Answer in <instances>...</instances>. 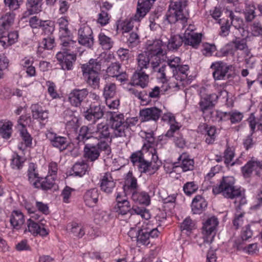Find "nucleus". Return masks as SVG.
Returning <instances> with one entry per match:
<instances>
[{
    "mask_svg": "<svg viewBox=\"0 0 262 262\" xmlns=\"http://www.w3.org/2000/svg\"><path fill=\"white\" fill-rule=\"evenodd\" d=\"M145 142L141 150L133 152L130 161L134 165H137L141 173L149 172L153 174L162 165L157 149L154 147L155 138L153 132L145 133Z\"/></svg>",
    "mask_w": 262,
    "mask_h": 262,
    "instance_id": "obj_1",
    "label": "nucleus"
},
{
    "mask_svg": "<svg viewBox=\"0 0 262 262\" xmlns=\"http://www.w3.org/2000/svg\"><path fill=\"white\" fill-rule=\"evenodd\" d=\"M129 124L125 121L123 114L111 113L109 124L100 123L97 124L95 132L96 138L99 142H111L115 137L126 136V131L129 128Z\"/></svg>",
    "mask_w": 262,
    "mask_h": 262,
    "instance_id": "obj_2",
    "label": "nucleus"
},
{
    "mask_svg": "<svg viewBox=\"0 0 262 262\" xmlns=\"http://www.w3.org/2000/svg\"><path fill=\"white\" fill-rule=\"evenodd\" d=\"M77 47L76 41L73 45L62 46L61 51L58 52L56 57L61 69L64 71L72 70L77 59Z\"/></svg>",
    "mask_w": 262,
    "mask_h": 262,
    "instance_id": "obj_3",
    "label": "nucleus"
},
{
    "mask_svg": "<svg viewBox=\"0 0 262 262\" xmlns=\"http://www.w3.org/2000/svg\"><path fill=\"white\" fill-rule=\"evenodd\" d=\"M235 179L233 177H223L220 184L212 188V193L217 195L222 193L226 198L233 199L241 196L242 191L234 186Z\"/></svg>",
    "mask_w": 262,
    "mask_h": 262,
    "instance_id": "obj_4",
    "label": "nucleus"
},
{
    "mask_svg": "<svg viewBox=\"0 0 262 262\" xmlns=\"http://www.w3.org/2000/svg\"><path fill=\"white\" fill-rule=\"evenodd\" d=\"M187 3L188 0H177L170 2L165 15V20L168 24H174L179 20L183 23L187 21L188 14L184 11L187 6Z\"/></svg>",
    "mask_w": 262,
    "mask_h": 262,
    "instance_id": "obj_5",
    "label": "nucleus"
},
{
    "mask_svg": "<svg viewBox=\"0 0 262 262\" xmlns=\"http://www.w3.org/2000/svg\"><path fill=\"white\" fill-rule=\"evenodd\" d=\"M101 151H104L106 156L110 157L112 150L108 143L104 141L96 144L88 143L83 148V157L88 161L94 162L99 158Z\"/></svg>",
    "mask_w": 262,
    "mask_h": 262,
    "instance_id": "obj_6",
    "label": "nucleus"
},
{
    "mask_svg": "<svg viewBox=\"0 0 262 262\" xmlns=\"http://www.w3.org/2000/svg\"><path fill=\"white\" fill-rule=\"evenodd\" d=\"M163 41L158 39L154 41L148 40L146 43L145 53L155 60H151V67L156 70L161 63V58L163 57L166 52L162 49Z\"/></svg>",
    "mask_w": 262,
    "mask_h": 262,
    "instance_id": "obj_7",
    "label": "nucleus"
},
{
    "mask_svg": "<svg viewBox=\"0 0 262 262\" xmlns=\"http://www.w3.org/2000/svg\"><path fill=\"white\" fill-rule=\"evenodd\" d=\"M57 23L59 26V38L61 46H67L70 44L73 45L76 41L73 39V36L69 29V22L67 17H61L57 19Z\"/></svg>",
    "mask_w": 262,
    "mask_h": 262,
    "instance_id": "obj_8",
    "label": "nucleus"
},
{
    "mask_svg": "<svg viewBox=\"0 0 262 262\" xmlns=\"http://www.w3.org/2000/svg\"><path fill=\"white\" fill-rule=\"evenodd\" d=\"M218 225V219L214 216L208 218L203 222L202 233L205 243L210 244L212 242L216 234Z\"/></svg>",
    "mask_w": 262,
    "mask_h": 262,
    "instance_id": "obj_9",
    "label": "nucleus"
},
{
    "mask_svg": "<svg viewBox=\"0 0 262 262\" xmlns=\"http://www.w3.org/2000/svg\"><path fill=\"white\" fill-rule=\"evenodd\" d=\"M115 205L114 207L115 212L118 217L129 214L131 205L128 200L127 195L117 191L115 194Z\"/></svg>",
    "mask_w": 262,
    "mask_h": 262,
    "instance_id": "obj_10",
    "label": "nucleus"
},
{
    "mask_svg": "<svg viewBox=\"0 0 262 262\" xmlns=\"http://www.w3.org/2000/svg\"><path fill=\"white\" fill-rule=\"evenodd\" d=\"M159 233L157 228H150L142 226L136 233L137 242L142 245L148 246L150 244V239L158 237Z\"/></svg>",
    "mask_w": 262,
    "mask_h": 262,
    "instance_id": "obj_11",
    "label": "nucleus"
},
{
    "mask_svg": "<svg viewBox=\"0 0 262 262\" xmlns=\"http://www.w3.org/2000/svg\"><path fill=\"white\" fill-rule=\"evenodd\" d=\"M228 94V92L223 90L220 91L219 95L212 93L202 97L199 103L201 111L204 113L206 111L212 108L217 102L219 96H223L224 98L227 97Z\"/></svg>",
    "mask_w": 262,
    "mask_h": 262,
    "instance_id": "obj_12",
    "label": "nucleus"
},
{
    "mask_svg": "<svg viewBox=\"0 0 262 262\" xmlns=\"http://www.w3.org/2000/svg\"><path fill=\"white\" fill-rule=\"evenodd\" d=\"M78 43L84 47L91 49L94 39L92 29L87 25H82L78 30Z\"/></svg>",
    "mask_w": 262,
    "mask_h": 262,
    "instance_id": "obj_13",
    "label": "nucleus"
},
{
    "mask_svg": "<svg viewBox=\"0 0 262 262\" xmlns=\"http://www.w3.org/2000/svg\"><path fill=\"white\" fill-rule=\"evenodd\" d=\"M261 171L262 160H258L254 157L241 167V172L245 178L250 177L253 171H255L256 176H259Z\"/></svg>",
    "mask_w": 262,
    "mask_h": 262,
    "instance_id": "obj_14",
    "label": "nucleus"
},
{
    "mask_svg": "<svg viewBox=\"0 0 262 262\" xmlns=\"http://www.w3.org/2000/svg\"><path fill=\"white\" fill-rule=\"evenodd\" d=\"M104 107L100 104H95L92 103L89 107L83 111L84 118L89 121L95 123L97 120L102 118L104 114Z\"/></svg>",
    "mask_w": 262,
    "mask_h": 262,
    "instance_id": "obj_15",
    "label": "nucleus"
},
{
    "mask_svg": "<svg viewBox=\"0 0 262 262\" xmlns=\"http://www.w3.org/2000/svg\"><path fill=\"white\" fill-rule=\"evenodd\" d=\"M89 92L87 89L75 88L68 95V100L71 106L80 107L84 100L88 96Z\"/></svg>",
    "mask_w": 262,
    "mask_h": 262,
    "instance_id": "obj_16",
    "label": "nucleus"
},
{
    "mask_svg": "<svg viewBox=\"0 0 262 262\" xmlns=\"http://www.w3.org/2000/svg\"><path fill=\"white\" fill-rule=\"evenodd\" d=\"M198 132L204 135L205 141L208 145L214 143L217 136V129L215 126L208 125L206 123L200 124L198 127Z\"/></svg>",
    "mask_w": 262,
    "mask_h": 262,
    "instance_id": "obj_17",
    "label": "nucleus"
},
{
    "mask_svg": "<svg viewBox=\"0 0 262 262\" xmlns=\"http://www.w3.org/2000/svg\"><path fill=\"white\" fill-rule=\"evenodd\" d=\"M162 111L155 106L145 108L140 111L141 122L157 121L161 116Z\"/></svg>",
    "mask_w": 262,
    "mask_h": 262,
    "instance_id": "obj_18",
    "label": "nucleus"
},
{
    "mask_svg": "<svg viewBox=\"0 0 262 262\" xmlns=\"http://www.w3.org/2000/svg\"><path fill=\"white\" fill-rule=\"evenodd\" d=\"M138 188L137 179L134 176L133 171L129 170L124 177V184L122 187L123 190L119 192L130 195L131 193L138 190Z\"/></svg>",
    "mask_w": 262,
    "mask_h": 262,
    "instance_id": "obj_19",
    "label": "nucleus"
},
{
    "mask_svg": "<svg viewBox=\"0 0 262 262\" xmlns=\"http://www.w3.org/2000/svg\"><path fill=\"white\" fill-rule=\"evenodd\" d=\"M47 138L50 141L52 146L58 148L60 151L66 150L69 145V141L67 137L59 136L52 132L48 131Z\"/></svg>",
    "mask_w": 262,
    "mask_h": 262,
    "instance_id": "obj_20",
    "label": "nucleus"
},
{
    "mask_svg": "<svg viewBox=\"0 0 262 262\" xmlns=\"http://www.w3.org/2000/svg\"><path fill=\"white\" fill-rule=\"evenodd\" d=\"M30 109L33 119L45 125L48 121L49 111L44 110L42 106L38 103L32 104Z\"/></svg>",
    "mask_w": 262,
    "mask_h": 262,
    "instance_id": "obj_21",
    "label": "nucleus"
},
{
    "mask_svg": "<svg viewBox=\"0 0 262 262\" xmlns=\"http://www.w3.org/2000/svg\"><path fill=\"white\" fill-rule=\"evenodd\" d=\"M210 68L213 70L212 76L215 80H222L226 79L230 66L222 61L213 62Z\"/></svg>",
    "mask_w": 262,
    "mask_h": 262,
    "instance_id": "obj_22",
    "label": "nucleus"
},
{
    "mask_svg": "<svg viewBox=\"0 0 262 262\" xmlns=\"http://www.w3.org/2000/svg\"><path fill=\"white\" fill-rule=\"evenodd\" d=\"M184 44L197 49L201 42L202 34L193 30H187L183 34Z\"/></svg>",
    "mask_w": 262,
    "mask_h": 262,
    "instance_id": "obj_23",
    "label": "nucleus"
},
{
    "mask_svg": "<svg viewBox=\"0 0 262 262\" xmlns=\"http://www.w3.org/2000/svg\"><path fill=\"white\" fill-rule=\"evenodd\" d=\"M148 83L149 75L145 73V71L136 70L131 77L130 84L144 89L148 86Z\"/></svg>",
    "mask_w": 262,
    "mask_h": 262,
    "instance_id": "obj_24",
    "label": "nucleus"
},
{
    "mask_svg": "<svg viewBox=\"0 0 262 262\" xmlns=\"http://www.w3.org/2000/svg\"><path fill=\"white\" fill-rule=\"evenodd\" d=\"M27 227L24 230V233L27 232L31 233L34 236L39 235L41 236H46L49 234V231L44 227H41L39 224L31 219H29L27 221Z\"/></svg>",
    "mask_w": 262,
    "mask_h": 262,
    "instance_id": "obj_25",
    "label": "nucleus"
},
{
    "mask_svg": "<svg viewBox=\"0 0 262 262\" xmlns=\"http://www.w3.org/2000/svg\"><path fill=\"white\" fill-rule=\"evenodd\" d=\"M154 3L150 0H138L134 19L135 21H140L142 19L149 11Z\"/></svg>",
    "mask_w": 262,
    "mask_h": 262,
    "instance_id": "obj_26",
    "label": "nucleus"
},
{
    "mask_svg": "<svg viewBox=\"0 0 262 262\" xmlns=\"http://www.w3.org/2000/svg\"><path fill=\"white\" fill-rule=\"evenodd\" d=\"M194 162L193 159L186 153H183L178 158V161L174 162L175 167H180L183 172L192 170L194 169Z\"/></svg>",
    "mask_w": 262,
    "mask_h": 262,
    "instance_id": "obj_27",
    "label": "nucleus"
},
{
    "mask_svg": "<svg viewBox=\"0 0 262 262\" xmlns=\"http://www.w3.org/2000/svg\"><path fill=\"white\" fill-rule=\"evenodd\" d=\"M43 0H27L26 2V10L24 12V16L28 17L31 15L37 14L42 11Z\"/></svg>",
    "mask_w": 262,
    "mask_h": 262,
    "instance_id": "obj_28",
    "label": "nucleus"
},
{
    "mask_svg": "<svg viewBox=\"0 0 262 262\" xmlns=\"http://www.w3.org/2000/svg\"><path fill=\"white\" fill-rule=\"evenodd\" d=\"M207 202L201 195H196L191 203V211L193 214H200L205 211L207 206Z\"/></svg>",
    "mask_w": 262,
    "mask_h": 262,
    "instance_id": "obj_29",
    "label": "nucleus"
},
{
    "mask_svg": "<svg viewBox=\"0 0 262 262\" xmlns=\"http://www.w3.org/2000/svg\"><path fill=\"white\" fill-rule=\"evenodd\" d=\"M99 196V190L97 188H92L88 190L84 193L83 198L86 206L89 207H94L98 202Z\"/></svg>",
    "mask_w": 262,
    "mask_h": 262,
    "instance_id": "obj_30",
    "label": "nucleus"
},
{
    "mask_svg": "<svg viewBox=\"0 0 262 262\" xmlns=\"http://www.w3.org/2000/svg\"><path fill=\"white\" fill-rule=\"evenodd\" d=\"M83 76L86 83L93 89H99L100 87L99 72H84Z\"/></svg>",
    "mask_w": 262,
    "mask_h": 262,
    "instance_id": "obj_31",
    "label": "nucleus"
},
{
    "mask_svg": "<svg viewBox=\"0 0 262 262\" xmlns=\"http://www.w3.org/2000/svg\"><path fill=\"white\" fill-rule=\"evenodd\" d=\"M100 187L101 190L106 193L110 194L113 192L116 183L114 181L111 174L105 173L100 180Z\"/></svg>",
    "mask_w": 262,
    "mask_h": 262,
    "instance_id": "obj_32",
    "label": "nucleus"
},
{
    "mask_svg": "<svg viewBox=\"0 0 262 262\" xmlns=\"http://www.w3.org/2000/svg\"><path fill=\"white\" fill-rule=\"evenodd\" d=\"M10 222L13 228L19 230L25 222V216L19 210H13L10 216Z\"/></svg>",
    "mask_w": 262,
    "mask_h": 262,
    "instance_id": "obj_33",
    "label": "nucleus"
},
{
    "mask_svg": "<svg viewBox=\"0 0 262 262\" xmlns=\"http://www.w3.org/2000/svg\"><path fill=\"white\" fill-rule=\"evenodd\" d=\"M132 200L135 203L147 206L150 204V199L148 193L145 191H139L138 190L130 193Z\"/></svg>",
    "mask_w": 262,
    "mask_h": 262,
    "instance_id": "obj_34",
    "label": "nucleus"
},
{
    "mask_svg": "<svg viewBox=\"0 0 262 262\" xmlns=\"http://www.w3.org/2000/svg\"><path fill=\"white\" fill-rule=\"evenodd\" d=\"M27 176L30 184L34 188L38 187V183L40 181L41 178L39 177V174L36 170V167L35 164L31 163L29 164V168L27 170Z\"/></svg>",
    "mask_w": 262,
    "mask_h": 262,
    "instance_id": "obj_35",
    "label": "nucleus"
},
{
    "mask_svg": "<svg viewBox=\"0 0 262 262\" xmlns=\"http://www.w3.org/2000/svg\"><path fill=\"white\" fill-rule=\"evenodd\" d=\"M93 138L90 132V128L85 125L82 126L79 131V133L76 140L77 141L78 145H85L86 144V142Z\"/></svg>",
    "mask_w": 262,
    "mask_h": 262,
    "instance_id": "obj_36",
    "label": "nucleus"
},
{
    "mask_svg": "<svg viewBox=\"0 0 262 262\" xmlns=\"http://www.w3.org/2000/svg\"><path fill=\"white\" fill-rule=\"evenodd\" d=\"M101 60L97 59H91L88 63L84 64L82 66L81 69L82 72H100L101 68Z\"/></svg>",
    "mask_w": 262,
    "mask_h": 262,
    "instance_id": "obj_37",
    "label": "nucleus"
},
{
    "mask_svg": "<svg viewBox=\"0 0 262 262\" xmlns=\"http://www.w3.org/2000/svg\"><path fill=\"white\" fill-rule=\"evenodd\" d=\"M189 67L187 64H181L172 72L173 76L177 81L182 82L187 79Z\"/></svg>",
    "mask_w": 262,
    "mask_h": 262,
    "instance_id": "obj_38",
    "label": "nucleus"
},
{
    "mask_svg": "<svg viewBox=\"0 0 262 262\" xmlns=\"http://www.w3.org/2000/svg\"><path fill=\"white\" fill-rule=\"evenodd\" d=\"M12 123L8 120L0 121V135L5 139L10 138L12 133Z\"/></svg>",
    "mask_w": 262,
    "mask_h": 262,
    "instance_id": "obj_39",
    "label": "nucleus"
},
{
    "mask_svg": "<svg viewBox=\"0 0 262 262\" xmlns=\"http://www.w3.org/2000/svg\"><path fill=\"white\" fill-rule=\"evenodd\" d=\"M151 60H155L151 59V57L144 53L139 54L137 57L138 67L137 69L140 71H144L145 69H147L150 64L151 65Z\"/></svg>",
    "mask_w": 262,
    "mask_h": 262,
    "instance_id": "obj_40",
    "label": "nucleus"
},
{
    "mask_svg": "<svg viewBox=\"0 0 262 262\" xmlns=\"http://www.w3.org/2000/svg\"><path fill=\"white\" fill-rule=\"evenodd\" d=\"M184 43L183 36L180 35H171L167 41V47L169 50H177Z\"/></svg>",
    "mask_w": 262,
    "mask_h": 262,
    "instance_id": "obj_41",
    "label": "nucleus"
},
{
    "mask_svg": "<svg viewBox=\"0 0 262 262\" xmlns=\"http://www.w3.org/2000/svg\"><path fill=\"white\" fill-rule=\"evenodd\" d=\"M247 121L249 124L252 134L255 132L256 126L257 129L262 130V108L260 110L259 117L256 119L253 114H251L247 119Z\"/></svg>",
    "mask_w": 262,
    "mask_h": 262,
    "instance_id": "obj_42",
    "label": "nucleus"
},
{
    "mask_svg": "<svg viewBox=\"0 0 262 262\" xmlns=\"http://www.w3.org/2000/svg\"><path fill=\"white\" fill-rule=\"evenodd\" d=\"M39 182L38 183V187L36 189H40L43 191H47L51 189L55 184V178L47 176L45 178H40Z\"/></svg>",
    "mask_w": 262,
    "mask_h": 262,
    "instance_id": "obj_43",
    "label": "nucleus"
},
{
    "mask_svg": "<svg viewBox=\"0 0 262 262\" xmlns=\"http://www.w3.org/2000/svg\"><path fill=\"white\" fill-rule=\"evenodd\" d=\"M98 38L99 43L103 50H110L114 46V41L112 38L106 36L103 32L99 34Z\"/></svg>",
    "mask_w": 262,
    "mask_h": 262,
    "instance_id": "obj_44",
    "label": "nucleus"
},
{
    "mask_svg": "<svg viewBox=\"0 0 262 262\" xmlns=\"http://www.w3.org/2000/svg\"><path fill=\"white\" fill-rule=\"evenodd\" d=\"M88 165L83 160L76 162L72 167L74 174L80 177L84 175L88 170Z\"/></svg>",
    "mask_w": 262,
    "mask_h": 262,
    "instance_id": "obj_45",
    "label": "nucleus"
},
{
    "mask_svg": "<svg viewBox=\"0 0 262 262\" xmlns=\"http://www.w3.org/2000/svg\"><path fill=\"white\" fill-rule=\"evenodd\" d=\"M26 159L14 152L11 159L10 166L13 169L20 170L24 166Z\"/></svg>",
    "mask_w": 262,
    "mask_h": 262,
    "instance_id": "obj_46",
    "label": "nucleus"
},
{
    "mask_svg": "<svg viewBox=\"0 0 262 262\" xmlns=\"http://www.w3.org/2000/svg\"><path fill=\"white\" fill-rule=\"evenodd\" d=\"M134 214L139 215L142 218L145 220H148L150 217L149 211L144 207H139L138 206H133L130 207L129 215Z\"/></svg>",
    "mask_w": 262,
    "mask_h": 262,
    "instance_id": "obj_47",
    "label": "nucleus"
},
{
    "mask_svg": "<svg viewBox=\"0 0 262 262\" xmlns=\"http://www.w3.org/2000/svg\"><path fill=\"white\" fill-rule=\"evenodd\" d=\"M199 189V185L196 182L190 181L185 183L183 186L184 193L187 196H191L195 193Z\"/></svg>",
    "mask_w": 262,
    "mask_h": 262,
    "instance_id": "obj_48",
    "label": "nucleus"
},
{
    "mask_svg": "<svg viewBox=\"0 0 262 262\" xmlns=\"http://www.w3.org/2000/svg\"><path fill=\"white\" fill-rule=\"evenodd\" d=\"M71 227L70 232L74 236L81 238L85 234V228L81 224L72 223Z\"/></svg>",
    "mask_w": 262,
    "mask_h": 262,
    "instance_id": "obj_49",
    "label": "nucleus"
},
{
    "mask_svg": "<svg viewBox=\"0 0 262 262\" xmlns=\"http://www.w3.org/2000/svg\"><path fill=\"white\" fill-rule=\"evenodd\" d=\"M40 29H41L45 34L50 35L52 34L55 30L54 21L51 20H43L40 25Z\"/></svg>",
    "mask_w": 262,
    "mask_h": 262,
    "instance_id": "obj_50",
    "label": "nucleus"
},
{
    "mask_svg": "<svg viewBox=\"0 0 262 262\" xmlns=\"http://www.w3.org/2000/svg\"><path fill=\"white\" fill-rule=\"evenodd\" d=\"M55 46L54 38L51 36L44 38L40 43L38 52H41V49L51 50Z\"/></svg>",
    "mask_w": 262,
    "mask_h": 262,
    "instance_id": "obj_51",
    "label": "nucleus"
},
{
    "mask_svg": "<svg viewBox=\"0 0 262 262\" xmlns=\"http://www.w3.org/2000/svg\"><path fill=\"white\" fill-rule=\"evenodd\" d=\"M116 84L113 83H106L104 88L103 95L105 99L113 98L116 94Z\"/></svg>",
    "mask_w": 262,
    "mask_h": 262,
    "instance_id": "obj_52",
    "label": "nucleus"
},
{
    "mask_svg": "<svg viewBox=\"0 0 262 262\" xmlns=\"http://www.w3.org/2000/svg\"><path fill=\"white\" fill-rule=\"evenodd\" d=\"M195 224L190 217H186L180 225V229L182 231H186V232L191 233L195 228Z\"/></svg>",
    "mask_w": 262,
    "mask_h": 262,
    "instance_id": "obj_53",
    "label": "nucleus"
},
{
    "mask_svg": "<svg viewBox=\"0 0 262 262\" xmlns=\"http://www.w3.org/2000/svg\"><path fill=\"white\" fill-rule=\"evenodd\" d=\"M221 25V31H220L219 34L223 36H227L230 32V29L231 27V23L228 19H220L218 22Z\"/></svg>",
    "mask_w": 262,
    "mask_h": 262,
    "instance_id": "obj_54",
    "label": "nucleus"
},
{
    "mask_svg": "<svg viewBox=\"0 0 262 262\" xmlns=\"http://www.w3.org/2000/svg\"><path fill=\"white\" fill-rule=\"evenodd\" d=\"M203 49L202 53L203 55L206 57L212 56L213 53L216 51V46L214 43H209L208 42H203L202 43Z\"/></svg>",
    "mask_w": 262,
    "mask_h": 262,
    "instance_id": "obj_55",
    "label": "nucleus"
},
{
    "mask_svg": "<svg viewBox=\"0 0 262 262\" xmlns=\"http://www.w3.org/2000/svg\"><path fill=\"white\" fill-rule=\"evenodd\" d=\"M46 85L48 87V93L52 99H56L60 98L59 94L56 90V85L54 82L48 80L46 82Z\"/></svg>",
    "mask_w": 262,
    "mask_h": 262,
    "instance_id": "obj_56",
    "label": "nucleus"
},
{
    "mask_svg": "<svg viewBox=\"0 0 262 262\" xmlns=\"http://www.w3.org/2000/svg\"><path fill=\"white\" fill-rule=\"evenodd\" d=\"M235 156L234 149L229 146H227L224 150L223 158L224 163L226 166H229Z\"/></svg>",
    "mask_w": 262,
    "mask_h": 262,
    "instance_id": "obj_57",
    "label": "nucleus"
},
{
    "mask_svg": "<svg viewBox=\"0 0 262 262\" xmlns=\"http://www.w3.org/2000/svg\"><path fill=\"white\" fill-rule=\"evenodd\" d=\"M234 54V50L232 48L231 43H228L225 47L217 51L215 56L218 57L226 56L228 55H233Z\"/></svg>",
    "mask_w": 262,
    "mask_h": 262,
    "instance_id": "obj_58",
    "label": "nucleus"
},
{
    "mask_svg": "<svg viewBox=\"0 0 262 262\" xmlns=\"http://www.w3.org/2000/svg\"><path fill=\"white\" fill-rule=\"evenodd\" d=\"M111 17V16L107 11H100L98 14L97 23L101 26H104L109 23Z\"/></svg>",
    "mask_w": 262,
    "mask_h": 262,
    "instance_id": "obj_59",
    "label": "nucleus"
},
{
    "mask_svg": "<svg viewBox=\"0 0 262 262\" xmlns=\"http://www.w3.org/2000/svg\"><path fill=\"white\" fill-rule=\"evenodd\" d=\"M121 64L119 62L112 63L107 68L106 72L108 75L112 77L118 76L121 70Z\"/></svg>",
    "mask_w": 262,
    "mask_h": 262,
    "instance_id": "obj_60",
    "label": "nucleus"
},
{
    "mask_svg": "<svg viewBox=\"0 0 262 262\" xmlns=\"http://www.w3.org/2000/svg\"><path fill=\"white\" fill-rule=\"evenodd\" d=\"M120 25L122 33L129 32L133 28V23L131 20H125L121 22L117 21L116 23L117 30H119V27Z\"/></svg>",
    "mask_w": 262,
    "mask_h": 262,
    "instance_id": "obj_61",
    "label": "nucleus"
},
{
    "mask_svg": "<svg viewBox=\"0 0 262 262\" xmlns=\"http://www.w3.org/2000/svg\"><path fill=\"white\" fill-rule=\"evenodd\" d=\"M20 135L24 141L26 147H31L32 144V138L26 128H22Z\"/></svg>",
    "mask_w": 262,
    "mask_h": 262,
    "instance_id": "obj_62",
    "label": "nucleus"
},
{
    "mask_svg": "<svg viewBox=\"0 0 262 262\" xmlns=\"http://www.w3.org/2000/svg\"><path fill=\"white\" fill-rule=\"evenodd\" d=\"M15 14L13 13H7L1 18V23L4 28H9L14 22Z\"/></svg>",
    "mask_w": 262,
    "mask_h": 262,
    "instance_id": "obj_63",
    "label": "nucleus"
},
{
    "mask_svg": "<svg viewBox=\"0 0 262 262\" xmlns=\"http://www.w3.org/2000/svg\"><path fill=\"white\" fill-rule=\"evenodd\" d=\"M253 227L254 225H247L243 228L241 234L242 239L247 241L252 237L253 234Z\"/></svg>",
    "mask_w": 262,
    "mask_h": 262,
    "instance_id": "obj_64",
    "label": "nucleus"
}]
</instances>
